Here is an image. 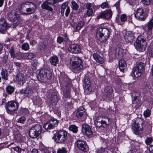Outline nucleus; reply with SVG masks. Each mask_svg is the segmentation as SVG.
<instances>
[{
    "label": "nucleus",
    "instance_id": "39448f33",
    "mask_svg": "<svg viewBox=\"0 0 153 153\" xmlns=\"http://www.w3.org/2000/svg\"><path fill=\"white\" fill-rule=\"evenodd\" d=\"M42 126L39 124L33 125L30 128L29 131V135L32 138H35L39 136L41 133Z\"/></svg>",
    "mask_w": 153,
    "mask_h": 153
},
{
    "label": "nucleus",
    "instance_id": "f03ea898",
    "mask_svg": "<svg viewBox=\"0 0 153 153\" xmlns=\"http://www.w3.org/2000/svg\"><path fill=\"white\" fill-rule=\"evenodd\" d=\"M110 32L106 28L100 27L96 31V35L98 40L101 42H106L109 38Z\"/></svg>",
    "mask_w": 153,
    "mask_h": 153
},
{
    "label": "nucleus",
    "instance_id": "9b49d317",
    "mask_svg": "<svg viewBox=\"0 0 153 153\" xmlns=\"http://www.w3.org/2000/svg\"><path fill=\"white\" fill-rule=\"evenodd\" d=\"M136 19L139 21H145L147 17L145 12L141 8L137 9L135 15Z\"/></svg>",
    "mask_w": 153,
    "mask_h": 153
},
{
    "label": "nucleus",
    "instance_id": "7ed1b4c3",
    "mask_svg": "<svg viewBox=\"0 0 153 153\" xmlns=\"http://www.w3.org/2000/svg\"><path fill=\"white\" fill-rule=\"evenodd\" d=\"M143 121L139 118H137L133 122L132 125V129L134 133L136 135H139L140 133V131L143 128Z\"/></svg>",
    "mask_w": 153,
    "mask_h": 153
},
{
    "label": "nucleus",
    "instance_id": "aec40b11",
    "mask_svg": "<svg viewBox=\"0 0 153 153\" xmlns=\"http://www.w3.org/2000/svg\"><path fill=\"white\" fill-rule=\"evenodd\" d=\"M30 2L25 1L21 3L18 6V8L19 11L24 14L27 8L28 7Z\"/></svg>",
    "mask_w": 153,
    "mask_h": 153
},
{
    "label": "nucleus",
    "instance_id": "4be33fe9",
    "mask_svg": "<svg viewBox=\"0 0 153 153\" xmlns=\"http://www.w3.org/2000/svg\"><path fill=\"white\" fill-rule=\"evenodd\" d=\"M100 117L102 119V120L100 119V124L102 126L105 125V126H108L111 121L110 118L106 116H102Z\"/></svg>",
    "mask_w": 153,
    "mask_h": 153
},
{
    "label": "nucleus",
    "instance_id": "13d9d810",
    "mask_svg": "<svg viewBox=\"0 0 153 153\" xmlns=\"http://www.w3.org/2000/svg\"><path fill=\"white\" fill-rule=\"evenodd\" d=\"M38 64L37 60L35 59L33 60L31 62V65L34 67H36Z\"/></svg>",
    "mask_w": 153,
    "mask_h": 153
},
{
    "label": "nucleus",
    "instance_id": "de8ad7c7",
    "mask_svg": "<svg viewBox=\"0 0 153 153\" xmlns=\"http://www.w3.org/2000/svg\"><path fill=\"white\" fill-rule=\"evenodd\" d=\"M8 61V57L7 55H5L2 58V62L3 63L7 64Z\"/></svg>",
    "mask_w": 153,
    "mask_h": 153
},
{
    "label": "nucleus",
    "instance_id": "f257e3e1",
    "mask_svg": "<svg viewBox=\"0 0 153 153\" xmlns=\"http://www.w3.org/2000/svg\"><path fill=\"white\" fill-rule=\"evenodd\" d=\"M37 77L38 80L41 82H46L51 79L52 76L51 72L45 68H42L36 71Z\"/></svg>",
    "mask_w": 153,
    "mask_h": 153
},
{
    "label": "nucleus",
    "instance_id": "bb28decb",
    "mask_svg": "<svg viewBox=\"0 0 153 153\" xmlns=\"http://www.w3.org/2000/svg\"><path fill=\"white\" fill-rule=\"evenodd\" d=\"M70 62L71 64L78 63H83L82 59L79 57L72 56L70 59Z\"/></svg>",
    "mask_w": 153,
    "mask_h": 153
},
{
    "label": "nucleus",
    "instance_id": "f704fd0d",
    "mask_svg": "<svg viewBox=\"0 0 153 153\" xmlns=\"http://www.w3.org/2000/svg\"><path fill=\"white\" fill-rule=\"evenodd\" d=\"M44 127L46 130L53 129L54 128L53 126L50 123L49 121L48 123H45L44 125Z\"/></svg>",
    "mask_w": 153,
    "mask_h": 153
},
{
    "label": "nucleus",
    "instance_id": "58836bf2",
    "mask_svg": "<svg viewBox=\"0 0 153 153\" xmlns=\"http://www.w3.org/2000/svg\"><path fill=\"white\" fill-rule=\"evenodd\" d=\"M71 7L72 9L75 10H77L79 7V6L78 4L74 1L71 2Z\"/></svg>",
    "mask_w": 153,
    "mask_h": 153
},
{
    "label": "nucleus",
    "instance_id": "49530a36",
    "mask_svg": "<svg viewBox=\"0 0 153 153\" xmlns=\"http://www.w3.org/2000/svg\"><path fill=\"white\" fill-rule=\"evenodd\" d=\"M57 102V97H51V102L52 104L55 105Z\"/></svg>",
    "mask_w": 153,
    "mask_h": 153
},
{
    "label": "nucleus",
    "instance_id": "ea45409f",
    "mask_svg": "<svg viewBox=\"0 0 153 153\" xmlns=\"http://www.w3.org/2000/svg\"><path fill=\"white\" fill-rule=\"evenodd\" d=\"M22 49L25 51H27L29 49V45L27 43H25L22 45Z\"/></svg>",
    "mask_w": 153,
    "mask_h": 153
},
{
    "label": "nucleus",
    "instance_id": "a211bd4d",
    "mask_svg": "<svg viewBox=\"0 0 153 153\" xmlns=\"http://www.w3.org/2000/svg\"><path fill=\"white\" fill-rule=\"evenodd\" d=\"M26 76L25 74L22 72L19 73L16 75V79L20 85H23L25 82Z\"/></svg>",
    "mask_w": 153,
    "mask_h": 153
},
{
    "label": "nucleus",
    "instance_id": "c03bdc74",
    "mask_svg": "<svg viewBox=\"0 0 153 153\" xmlns=\"http://www.w3.org/2000/svg\"><path fill=\"white\" fill-rule=\"evenodd\" d=\"M49 122L54 127L58 125V123L57 120L56 119H52Z\"/></svg>",
    "mask_w": 153,
    "mask_h": 153
},
{
    "label": "nucleus",
    "instance_id": "f8f14e48",
    "mask_svg": "<svg viewBox=\"0 0 153 153\" xmlns=\"http://www.w3.org/2000/svg\"><path fill=\"white\" fill-rule=\"evenodd\" d=\"M68 5V1H66L62 4L60 12L62 16H64L65 13L66 17L68 16L70 12V8Z\"/></svg>",
    "mask_w": 153,
    "mask_h": 153
},
{
    "label": "nucleus",
    "instance_id": "c756f323",
    "mask_svg": "<svg viewBox=\"0 0 153 153\" xmlns=\"http://www.w3.org/2000/svg\"><path fill=\"white\" fill-rule=\"evenodd\" d=\"M1 78L6 81L8 79V74L7 70L4 68H2L1 72Z\"/></svg>",
    "mask_w": 153,
    "mask_h": 153
},
{
    "label": "nucleus",
    "instance_id": "bf43d9fd",
    "mask_svg": "<svg viewBox=\"0 0 153 153\" xmlns=\"http://www.w3.org/2000/svg\"><path fill=\"white\" fill-rule=\"evenodd\" d=\"M15 137L17 141H20L22 140V137L21 134H18L16 135Z\"/></svg>",
    "mask_w": 153,
    "mask_h": 153
},
{
    "label": "nucleus",
    "instance_id": "8fccbe9b",
    "mask_svg": "<svg viewBox=\"0 0 153 153\" xmlns=\"http://www.w3.org/2000/svg\"><path fill=\"white\" fill-rule=\"evenodd\" d=\"M45 1L47 2L50 5H53L57 3V2L55 0H48L47 1Z\"/></svg>",
    "mask_w": 153,
    "mask_h": 153
},
{
    "label": "nucleus",
    "instance_id": "4d7b16f0",
    "mask_svg": "<svg viewBox=\"0 0 153 153\" xmlns=\"http://www.w3.org/2000/svg\"><path fill=\"white\" fill-rule=\"evenodd\" d=\"M144 114L145 117H148L150 115V111L149 109H147L144 112Z\"/></svg>",
    "mask_w": 153,
    "mask_h": 153
},
{
    "label": "nucleus",
    "instance_id": "c9c22d12",
    "mask_svg": "<svg viewBox=\"0 0 153 153\" xmlns=\"http://www.w3.org/2000/svg\"><path fill=\"white\" fill-rule=\"evenodd\" d=\"M6 89L7 93L8 94H10L13 92L14 88L10 85H9L6 88Z\"/></svg>",
    "mask_w": 153,
    "mask_h": 153
},
{
    "label": "nucleus",
    "instance_id": "680f3d73",
    "mask_svg": "<svg viewBox=\"0 0 153 153\" xmlns=\"http://www.w3.org/2000/svg\"><path fill=\"white\" fill-rule=\"evenodd\" d=\"M64 40V39L62 37L59 36L57 39V42L59 43H61Z\"/></svg>",
    "mask_w": 153,
    "mask_h": 153
},
{
    "label": "nucleus",
    "instance_id": "6e6552de",
    "mask_svg": "<svg viewBox=\"0 0 153 153\" xmlns=\"http://www.w3.org/2000/svg\"><path fill=\"white\" fill-rule=\"evenodd\" d=\"M83 82L85 94H90L92 90L90 78L88 76H85L83 79Z\"/></svg>",
    "mask_w": 153,
    "mask_h": 153
},
{
    "label": "nucleus",
    "instance_id": "052dcab7",
    "mask_svg": "<svg viewBox=\"0 0 153 153\" xmlns=\"http://www.w3.org/2000/svg\"><path fill=\"white\" fill-rule=\"evenodd\" d=\"M136 105H135V106L137 108L139 107H140L141 105V102L140 100H138L137 101L135 102V103Z\"/></svg>",
    "mask_w": 153,
    "mask_h": 153
},
{
    "label": "nucleus",
    "instance_id": "423d86ee",
    "mask_svg": "<svg viewBox=\"0 0 153 153\" xmlns=\"http://www.w3.org/2000/svg\"><path fill=\"white\" fill-rule=\"evenodd\" d=\"M145 64L142 62H140L136 65L133 68L132 72L134 76L136 77L140 76L145 70Z\"/></svg>",
    "mask_w": 153,
    "mask_h": 153
},
{
    "label": "nucleus",
    "instance_id": "864d4df0",
    "mask_svg": "<svg viewBox=\"0 0 153 153\" xmlns=\"http://www.w3.org/2000/svg\"><path fill=\"white\" fill-rule=\"evenodd\" d=\"M152 0H142V3L145 5H148L151 2Z\"/></svg>",
    "mask_w": 153,
    "mask_h": 153
},
{
    "label": "nucleus",
    "instance_id": "0e129e2a",
    "mask_svg": "<svg viewBox=\"0 0 153 153\" xmlns=\"http://www.w3.org/2000/svg\"><path fill=\"white\" fill-rule=\"evenodd\" d=\"M137 99V96H135L134 97V99H133L132 102V104H134L135 103V102L136 101Z\"/></svg>",
    "mask_w": 153,
    "mask_h": 153
},
{
    "label": "nucleus",
    "instance_id": "a878e982",
    "mask_svg": "<svg viewBox=\"0 0 153 153\" xmlns=\"http://www.w3.org/2000/svg\"><path fill=\"white\" fill-rule=\"evenodd\" d=\"M93 56L94 59L97 62L100 64H102L104 63V59L97 53H94L93 54Z\"/></svg>",
    "mask_w": 153,
    "mask_h": 153
},
{
    "label": "nucleus",
    "instance_id": "5fc2aeb1",
    "mask_svg": "<svg viewBox=\"0 0 153 153\" xmlns=\"http://www.w3.org/2000/svg\"><path fill=\"white\" fill-rule=\"evenodd\" d=\"M120 20L122 22H124L126 21L127 19V17L125 14H123L120 16Z\"/></svg>",
    "mask_w": 153,
    "mask_h": 153
},
{
    "label": "nucleus",
    "instance_id": "393cba45",
    "mask_svg": "<svg viewBox=\"0 0 153 153\" xmlns=\"http://www.w3.org/2000/svg\"><path fill=\"white\" fill-rule=\"evenodd\" d=\"M83 63L71 64V68L74 71L76 72L81 70L83 68Z\"/></svg>",
    "mask_w": 153,
    "mask_h": 153
},
{
    "label": "nucleus",
    "instance_id": "c85d7f7f",
    "mask_svg": "<svg viewBox=\"0 0 153 153\" xmlns=\"http://www.w3.org/2000/svg\"><path fill=\"white\" fill-rule=\"evenodd\" d=\"M50 5L45 1L44 2L41 4V7L43 9H45L51 12L53 11V8L51 7Z\"/></svg>",
    "mask_w": 153,
    "mask_h": 153
},
{
    "label": "nucleus",
    "instance_id": "6e6d98bb",
    "mask_svg": "<svg viewBox=\"0 0 153 153\" xmlns=\"http://www.w3.org/2000/svg\"><path fill=\"white\" fill-rule=\"evenodd\" d=\"M93 13L92 9H88L87 11L86 14L88 16H91Z\"/></svg>",
    "mask_w": 153,
    "mask_h": 153
},
{
    "label": "nucleus",
    "instance_id": "6ab92c4d",
    "mask_svg": "<svg viewBox=\"0 0 153 153\" xmlns=\"http://www.w3.org/2000/svg\"><path fill=\"white\" fill-rule=\"evenodd\" d=\"M82 130L83 132L85 133L88 137H92L93 132L91 130L90 126L89 125L85 124H83Z\"/></svg>",
    "mask_w": 153,
    "mask_h": 153
},
{
    "label": "nucleus",
    "instance_id": "774afa93",
    "mask_svg": "<svg viewBox=\"0 0 153 153\" xmlns=\"http://www.w3.org/2000/svg\"><path fill=\"white\" fill-rule=\"evenodd\" d=\"M120 3L119 2H117L114 5L117 9L119 8Z\"/></svg>",
    "mask_w": 153,
    "mask_h": 153
},
{
    "label": "nucleus",
    "instance_id": "7c9ffc66",
    "mask_svg": "<svg viewBox=\"0 0 153 153\" xmlns=\"http://www.w3.org/2000/svg\"><path fill=\"white\" fill-rule=\"evenodd\" d=\"M84 23L83 21H80L79 22L78 24L74 25L73 27L76 30H80L83 27Z\"/></svg>",
    "mask_w": 153,
    "mask_h": 153
},
{
    "label": "nucleus",
    "instance_id": "b1692460",
    "mask_svg": "<svg viewBox=\"0 0 153 153\" xmlns=\"http://www.w3.org/2000/svg\"><path fill=\"white\" fill-rule=\"evenodd\" d=\"M124 38L127 42H132L134 39V36L131 32H129L126 33Z\"/></svg>",
    "mask_w": 153,
    "mask_h": 153
},
{
    "label": "nucleus",
    "instance_id": "e2e57ef3",
    "mask_svg": "<svg viewBox=\"0 0 153 153\" xmlns=\"http://www.w3.org/2000/svg\"><path fill=\"white\" fill-rule=\"evenodd\" d=\"M148 149L150 153H153V146L151 145L148 147Z\"/></svg>",
    "mask_w": 153,
    "mask_h": 153
},
{
    "label": "nucleus",
    "instance_id": "f3484780",
    "mask_svg": "<svg viewBox=\"0 0 153 153\" xmlns=\"http://www.w3.org/2000/svg\"><path fill=\"white\" fill-rule=\"evenodd\" d=\"M37 9V6L36 4L33 3L31 2L30 4L28 7L27 9L24 13L25 15H30L34 13Z\"/></svg>",
    "mask_w": 153,
    "mask_h": 153
},
{
    "label": "nucleus",
    "instance_id": "5701e85b",
    "mask_svg": "<svg viewBox=\"0 0 153 153\" xmlns=\"http://www.w3.org/2000/svg\"><path fill=\"white\" fill-rule=\"evenodd\" d=\"M86 114L85 110L83 107L81 106L77 109L76 116L79 119H81Z\"/></svg>",
    "mask_w": 153,
    "mask_h": 153
},
{
    "label": "nucleus",
    "instance_id": "e433bc0d",
    "mask_svg": "<svg viewBox=\"0 0 153 153\" xmlns=\"http://www.w3.org/2000/svg\"><path fill=\"white\" fill-rule=\"evenodd\" d=\"M69 129L74 133H76L78 130L77 127L75 125H71L69 127Z\"/></svg>",
    "mask_w": 153,
    "mask_h": 153
},
{
    "label": "nucleus",
    "instance_id": "cd10ccee",
    "mask_svg": "<svg viewBox=\"0 0 153 153\" xmlns=\"http://www.w3.org/2000/svg\"><path fill=\"white\" fill-rule=\"evenodd\" d=\"M119 67L120 71L124 73L126 67L125 60L124 59H120L119 62Z\"/></svg>",
    "mask_w": 153,
    "mask_h": 153
},
{
    "label": "nucleus",
    "instance_id": "69168bd1",
    "mask_svg": "<svg viewBox=\"0 0 153 153\" xmlns=\"http://www.w3.org/2000/svg\"><path fill=\"white\" fill-rule=\"evenodd\" d=\"M30 44L33 46L36 43V42L34 40H32L30 41Z\"/></svg>",
    "mask_w": 153,
    "mask_h": 153
},
{
    "label": "nucleus",
    "instance_id": "0eeeda50",
    "mask_svg": "<svg viewBox=\"0 0 153 153\" xmlns=\"http://www.w3.org/2000/svg\"><path fill=\"white\" fill-rule=\"evenodd\" d=\"M55 140L59 143H64L68 138V133L64 130L59 131L55 134Z\"/></svg>",
    "mask_w": 153,
    "mask_h": 153
},
{
    "label": "nucleus",
    "instance_id": "a18cd8bd",
    "mask_svg": "<svg viewBox=\"0 0 153 153\" xmlns=\"http://www.w3.org/2000/svg\"><path fill=\"white\" fill-rule=\"evenodd\" d=\"M26 118L24 116H22L19 118L17 120V122L21 123H24L26 121Z\"/></svg>",
    "mask_w": 153,
    "mask_h": 153
},
{
    "label": "nucleus",
    "instance_id": "412c9836",
    "mask_svg": "<svg viewBox=\"0 0 153 153\" xmlns=\"http://www.w3.org/2000/svg\"><path fill=\"white\" fill-rule=\"evenodd\" d=\"M143 29L146 31L151 32L153 29V19H151L143 27Z\"/></svg>",
    "mask_w": 153,
    "mask_h": 153
},
{
    "label": "nucleus",
    "instance_id": "4468645a",
    "mask_svg": "<svg viewBox=\"0 0 153 153\" xmlns=\"http://www.w3.org/2000/svg\"><path fill=\"white\" fill-rule=\"evenodd\" d=\"M10 27L4 18H2L0 19V32L1 33H5L7 28Z\"/></svg>",
    "mask_w": 153,
    "mask_h": 153
},
{
    "label": "nucleus",
    "instance_id": "37998d69",
    "mask_svg": "<svg viewBox=\"0 0 153 153\" xmlns=\"http://www.w3.org/2000/svg\"><path fill=\"white\" fill-rule=\"evenodd\" d=\"M67 149L63 147L59 149L57 151V153H67Z\"/></svg>",
    "mask_w": 153,
    "mask_h": 153
},
{
    "label": "nucleus",
    "instance_id": "a19ab883",
    "mask_svg": "<svg viewBox=\"0 0 153 153\" xmlns=\"http://www.w3.org/2000/svg\"><path fill=\"white\" fill-rule=\"evenodd\" d=\"M100 6L102 9L108 8L109 7L108 3L107 1L103 2Z\"/></svg>",
    "mask_w": 153,
    "mask_h": 153
},
{
    "label": "nucleus",
    "instance_id": "1a4fd4ad",
    "mask_svg": "<svg viewBox=\"0 0 153 153\" xmlns=\"http://www.w3.org/2000/svg\"><path fill=\"white\" fill-rule=\"evenodd\" d=\"M18 106V103L14 101H11L5 103L6 109L7 111L10 112L17 111Z\"/></svg>",
    "mask_w": 153,
    "mask_h": 153
},
{
    "label": "nucleus",
    "instance_id": "72a5a7b5",
    "mask_svg": "<svg viewBox=\"0 0 153 153\" xmlns=\"http://www.w3.org/2000/svg\"><path fill=\"white\" fill-rule=\"evenodd\" d=\"M22 56L25 59H31L34 58L35 55L33 53H24Z\"/></svg>",
    "mask_w": 153,
    "mask_h": 153
},
{
    "label": "nucleus",
    "instance_id": "473e14b6",
    "mask_svg": "<svg viewBox=\"0 0 153 153\" xmlns=\"http://www.w3.org/2000/svg\"><path fill=\"white\" fill-rule=\"evenodd\" d=\"M104 94L107 96H110L112 93V89L110 86H106L104 89Z\"/></svg>",
    "mask_w": 153,
    "mask_h": 153
},
{
    "label": "nucleus",
    "instance_id": "20e7f679",
    "mask_svg": "<svg viewBox=\"0 0 153 153\" xmlns=\"http://www.w3.org/2000/svg\"><path fill=\"white\" fill-rule=\"evenodd\" d=\"M146 42L145 39L142 36H139L134 43V46L137 50L141 52L145 51Z\"/></svg>",
    "mask_w": 153,
    "mask_h": 153
},
{
    "label": "nucleus",
    "instance_id": "2f4dec72",
    "mask_svg": "<svg viewBox=\"0 0 153 153\" xmlns=\"http://www.w3.org/2000/svg\"><path fill=\"white\" fill-rule=\"evenodd\" d=\"M50 61L51 64L55 66H56L57 64L58 63L59 59L57 56H54L50 58Z\"/></svg>",
    "mask_w": 153,
    "mask_h": 153
},
{
    "label": "nucleus",
    "instance_id": "ddd939ff",
    "mask_svg": "<svg viewBox=\"0 0 153 153\" xmlns=\"http://www.w3.org/2000/svg\"><path fill=\"white\" fill-rule=\"evenodd\" d=\"M76 144L77 147L82 151L85 152L88 150V147L85 141L79 140L76 142Z\"/></svg>",
    "mask_w": 153,
    "mask_h": 153
},
{
    "label": "nucleus",
    "instance_id": "9d476101",
    "mask_svg": "<svg viewBox=\"0 0 153 153\" xmlns=\"http://www.w3.org/2000/svg\"><path fill=\"white\" fill-rule=\"evenodd\" d=\"M19 15L16 12L15 10H11L7 14V18L11 22L17 25L18 22Z\"/></svg>",
    "mask_w": 153,
    "mask_h": 153
},
{
    "label": "nucleus",
    "instance_id": "dca6fc26",
    "mask_svg": "<svg viewBox=\"0 0 153 153\" xmlns=\"http://www.w3.org/2000/svg\"><path fill=\"white\" fill-rule=\"evenodd\" d=\"M112 15V12L111 10H106L99 14L97 16L98 19L103 18L104 19H111Z\"/></svg>",
    "mask_w": 153,
    "mask_h": 153
},
{
    "label": "nucleus",
    "instance_id": "79ce46f5",
    "mask_svg": "<svg viewBox=\"0 0 153 153\" xmlns=\"http://www.w3.org/2000/svg\"><path fill=\"white\" fill-rule=\"evenodd\" d=\"M9 53H10L11 56L13 58L15 57L16 56L14 51V48L13 47H12L9 51Z\"/></svg>",
    "mask_w": 153,
    "mask_h": 153
},
{
    "label": "nucleus",
    "instance_id": "09e8293b",
    "mask_svg": "<svg viewBox=\"0 0 153 153\" xmlns=\"http://www.w3.org/2000/svg\"><path fill=\"white\" fill-rule=\"evenodd\" d=\"M13 149L16 152L18 153H21L22 150L24 151V149L20 148L19 146H17L16 147H14Z\"/></svg>",
    "mask_w": 153,
    "mask_h": 153
},
{
    "label": "nucleus",
    "instance_id": "4c0bfd02",
    "mask_svg": "<svg viewBox=\"0 0 153 153\" xmlns=\"http://www.w3.org/2000/svg\"><path fill=\"white\" fill-rule=\"evenodd\" d=\"M33 93V91L30 88H27L25 89V94L27 96L29 97V96H30Z\"/></svg>",
    "mask_w": 153,
    "mask_h": 153
},
{
    "label": "nucleus",
    "instance_id": "338daca9",
    "mask_svg": "<svg viewBox=\"0 0 153 153\" xmlns=\"http://www.w3.org/2000/svg\"><path fill=\"white\" fill-rule=\"evenodd\" d=\"M57 93L55 92H53L52 93L51 97H57Z\"/></svg>",
    "mask_w": 153,
    "mask_h": 153
},
{
    "label": "nucleus",
    "instance_id": "2eb2a0df",
    "mask_svg": "<svg viewBox=\"0 0 153 153\" xmlns=\"http://www.w3.org/2000/svg\"><path fill=\"white\" fill-rule=\"evenodd\" d=\"M68 50L71 52L75 54L80 53L81 52L80 46L76 44L71 45L68 48Z\"/></svg>",
    "mask_w": 153,
    "mask_h": 153
},
{
    "label": "nucleus",
    "instance_id": "603ef678",
    "mask_svg": "<svg viewBox=\"0 0 153 153\" xmlns=\"http://www.w3.org/2000/svg\"><path fill=\"white\" fill-rule=\"evenodd\" d=\"M95 124L97 127H103V126L102 125L100 121V119L98 118L97 119L96 122L95 123Z\"/></svg>",
    "mask_w": 153,
    "mask_h": 153
},
{
    "label": "nucleus",
    "instance_id": "3c124183",
    "mask_svg": "<svg viewBox=\"0 0 153 153\" xmlns=\"http://www.w3.org/2000/svg\"><path fill=\"white\" fill-rule=\"evenodd\" d=\"M153 141L152 138V137H148L145 140V142L147 145L150 144Z\"/></svg>",
    "mask_w": 153,
    "mask_h": 153
}]
</instances>
